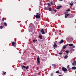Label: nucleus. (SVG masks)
Masks as SVG:
<instances>
[{"label":"nucleus","mask_w":76,"mask_h":76,"mask_svg":"<svg viewBox=\"0 0 76 76\" xmlns=\"http://www.w3.org/2000/svg\"><path fill=\"white\" fill-rule=\"evenodd\" d=\"M56 73H59V71H57L56 72Z\"/></svg>","instance_id":"cd10ccee"},{"label":"nucleus","mask_w":76,"mask_h":76,"mask_svg":"<svg viewBox=\"0 0 76 76\" xmlns=\"http://www.w3.org/2000/svg\"><path fill=\"white\" fill-rule=\"evenodd\" d=\"M39 15H41V14H39Z\"/></svg>","instance_id":"09e8293b"},{"label":"nucleus","mask_w":76,"mask_h":76,"mask_svg":"<svg viewBox=\"0 0 76 76\" xmlns=\"http://www.w3.org/2000/svg\"><path fill=\"white\" fill-rule=\"evenodd\" d=\"M52 9V8H51V7H50L49 8V10H51Z\"/></svg>","instance_id":"bb28decb"},{"label":"nucleus","mask_w":76,"mask_h":76,"mask_svg":"<svg viewBox=\"0 0 76 76\" xmlns=\"http://www.w3.org/2000/svg\"><path fill=\"white\" fill-rule=\"evenodd\" d=\"M48 5L49 6H51V5H50V3H48Z\"/></svg>","instance_id":"c85d7f7f"},{"label":"nucleus","mask_w":76,"mask_h":76,"mask_svg":"<svg viewBox=\"0 0 76 76\" xmlns=\"http://www.w3.org/2000/svg\"><path fill=\"white\" fill-rule=\"evenodd\" d=\"M59 76H61V75H59Z\"/></svg>","instance_id":"de8ad7c7"},{"label":"nucleus","mask_w":76,"mask_h":76,"mask_svg":"<svg viewBox=\"0 0 76 76\" xmlns=\"http://www.w3.org/2000/svg\"><path fill=\"white\" fill-rule=\"evenodd\" d=\"M66 47L67 46H68V44L66 45H65Z\"/></svg>","instance_id":"ea45409f"},{"label":"nucleus","mask_w":76,"mask_h":76,"mask_svg":"<svg viewBox=\"0 0 76 76\" xmlns=\"http://www.w3.org/2000/svg\"><path fill=\"white\" fill-rule=\"evenodd\" d=\"M3 26H0V29H3Z\"/></svg>","instance_id":"4be33fe9"},{"label":"nucleus","mask_w":76,"mask_h":76,"mask_svg":"<svg viewBox=\"0 0 76 76\" xmlns=\"http://www.w3.org/2000/svg\"><path fill=\"white\" fill-rule=\"evenodd\" d=\"M35 17L36 18H37L38 19H39L40 17V15H36Z\"/></svg>","instance_id":"6e6552de"},{"label":"nucleus","mask_w":76,"mask_h":76,"mask_svg":"<svg viewBox=\"0 0 76 76\" xmlns=\"http://www.w3.org/2000/svg\"><path fill=\"white\" fill-rule=\"evenodd\" d=\"M40 32H42V34H43V35H44V34H45V32H44V29H41L40 30Z\"/></svg>","instance_id":"39448f33"},{"label":"nucleus","mask_w":76,"mask_h":76,"mask_svg":"<svg viewBox=\"0 0 76 76\" xmlns=\"http://www.w3.org/2000/svg\"><path fill=\"white\" fill-rule=\"evenodd\" d=\"M39 38L41 39H42V36H39Z\"/></svg>","instance_id":"2eb2a0df"},{"label":"nucleus","mask_w":76,"mask_h":76,"mask_svg":"<svg viewBox=\"0 0 76 76\" xmlns=\"http://www.w3.org/2000/svg\"><path fill=\"white\" fill-rule=\"evenodd\" d=\"M59 54L60 55H61V54H62V53H61V52H60L59 53Z\"/></svg>","instance_id":"2f4dec72"},{"label":"nucleus","mask_w":76,"mask_h":76,"mask_svg":"<svg viewBox=\"0 0 76 76\" xmlns=\"http://www.w3.org/2000/svg\"><path fill=\"white\" fill-rule=\"evenodd\" d=\"M42 10H41V11H42Z\"/></svg>","instance_id":"864d4df0"},{"label":"nucleus","mask_w":76,"mask_h":76,"mask_svg":"<svg viewBox=\"0 0 76 76\" xmlns=\"http://www.w3.org/2000/svg\"><path fill=\"white\" fill-rule=\"evenodd\" d=\"M52 66H53V67H55L56 66V64H52Z\"/></svg>","instance_id":"6ab92c4d"},{"label":"nucleus","mask_w":76,"mask_h":76,"mask_svg":"<svg viewBox=\"0 0 76 76\" xmlns=\"http://www.w3.org/2000/svg\"><path fill=\"white\" fill-rule=\"evenodd\" d=\"M23 68H24V69H28V66H27V67H26V66H23L22 67V69H23Z\"/></svg>","instance_id":"423d86ee"},{"label":"nucleus","mask_w":76,"mask_h":76,"mask_svg":"<svg viewBox=\"0 0 76 76\" xmlns=\"http://www.w3.org/2000/svg\"><path fill=\"white\" fill-rule=\"evenodd\" d=\"M63 40L61 39V41L59 42V44H61V43H63Z\"/></svg>","instance_id":"f8f14e48"},{"label":"nucleus","mask_w":76,"mask_h":76,"mask_svg":"<svg viewBox=\"0 0 76 76\" xmlns=\"http://www.w3.org/2000/svg\"><path fill=\"white\" fill-rule=\"evenodd\" d=\"M70 6H73V2H71L70 4Z\"/></svg>","instance_id":"f3484780"},{"label":"nucleus","mask_w":76,"mask_h":76,"mask_svg":"<svg viewBox=\"0 0 76 76\" xmlns=\"http://www.w3.org/2000/svg\"><path fill=\"white\" fill-rule=\"evenodd\" d=\"M68 53H66V55H67L66 56H67V55H68Z\"/></svg>","instance_id":"79ce46f5"},{"label":"nucleus","mask_w":76,"mask_h":76,"mask_svg":"<svg viewBox=\"0 0 76 76\" xmlns=\"http://www.w3.org/2000/svg\"><path fill=\"white\" fill-rule=\"evenodd\" d=\"M72 70H76V67H75V66L72 67Z\"/></svg>","instance_id":"1a4fd4ad"},{"label":"nucleus","mask_w":76,"mask_h":76,"mask_svg":"<svg viewBox=\"0 0 76 76\" xmlns=\"http://www.w3.org/2000/svg\"><path fill=\"white\" fill-rule=\"evenodd\" d=\"M59 1H63V0H59Z\"/></svg>","instance_id":"37998d69"},{"label":"nucleus","mask_w":76,"mask_h":76,"mask_svg":"<svg viewBox=\"0 0 76 76\" xmlns=\"http://www.w3.org/2000/svg\"><path fill=\"white\" fill-rule=\"evenodd\" d=\"M75 63H72V66H75Z\"/></svg>","instance_id":"7c9ffc66"},{"label":"nucleus","mask_w":76,"mask_h":76,"mask_svg":"<svg viewBox=\"0 0 76 76\" xmlns=\"http://www.w3.org/2000/svg\"><path fill=\"white\" fill-rule=\"evenodd\" d=\"M19 53H20V54H21L22 53L21 51L19 52Z\"/></svg>","instance_id":"4c0bfd02"},{"label":"nucleus","mask_w":76,"mask_h":76,"mask_svg":"<svg viewBox=\"0 0 76 76\" xmlns=\"http://www.w3.org/2000/svg\"><path fill=\"white\" fill-rule=\"evenodd\" d=\"M63 8V7L61 5H58V6L56 9H62Z\"/></svg>","instance_id":"f03ea898"},{"label":"nucleus","mask_w":76,"mask_h":76,"mask_svg":"<svg viewBox=\"0 0 76 76\" xmlns=\"http://www.w3.org/2000/svg\"><path fill=\"white\" fill-rule=\"evenodd\" d=\"M49 11L50 12H52V14H54L55 13V12H57L56 10H49Z\"/></svg>","instance_id":"f257e3e1"},{"label":"nucleus","mask_w":76,"mask_h":76,"mask_svg":"<svg viewBox=\"0 0 76 76\" xmlns=\"http://www.w3.org/2000/svg\"><path fill=\"white\" fill-rule=\"evenodd\" d=\"M11 44L13 47H16V42H12Z\"/></svg>","instance_id":"7ed1b4c3"},{"label":"nucleus","mask_w":76,"mask_h":76,"mask_svg":"<svg viewBox=\"0 0 76 76\" xmlns=\"http://www.w3.org/2000/svg\"><path fill=\"white\" fill-rule=\"evenodd\" d=\"M74 63L75 64V65H76V61L75 60H74L73 61Z\"/></svg>","instance_id":"b1692460"},{"label":"nucleus","mask_w":76,"mask_h":76,"mask_svg":"<svg viewBox=\"0 0 76 76\" xmlns=\"http://www.w3.org/2000/svg\"><path fill=\"white\" fill-rule=\"evenodd\" d=\"M67 10H70V9H67Z\"/></svg>","instance_id":"8fccbe9b"},{"label":"nucleus","mask_w":76,"mask_h":76,"mask_svg":"<svg viewBox=\"0 0 76 76\" xmlns=\"http://www.w3.org/2000/svg\"><path fill=\"white\" fill-rule=\"evenodd\" d=\"M65 15H69V14H68V12H65Z\"/></svg>","instance_id":"a211bd4d"},{"label":"nucleus","mask_w":76,"mask_h":76,"mask_svg":"<svg viewBox=\"0 0 76 76\" xmlns=\"http://www.w3.org/2000/svg\"><path fill=\"white\" fill-rule=\"evenodd\" d=\"M70 66V65H68L67 66V69H68V70H71V69H70V67H69Z\"/></svg>","instance_id":"9b49d317"},{"label":"nucleus","mask_w":76,"mask_h":76,"mask_svg":"<svg viewBox=\"0 0 76 76\" xmlns=\"http://www.w3.org/2000/svg\"><path fill=\"white\" fill-rule=\"evenodd\" d=\"M4 26H7V24L6 23H4Z\"/></svg>","instance_id":"ddd939ff"},{"label":"nucleus","mask_w":76,"mask_h":76,"mask_svg":"<svg viewBox=\"0 0 76 76\" xmlns=\"http://www.w3.org/2000/svg\"><path fill=\"white\" fill-rule=\"evenodd\" d=\"M53 10H54V9H53Z\"/></svg>","instance_id":"603ef678"},{"label":"nucleus","mask_w":76,"mask_h":76,"mask_svg":"<svg viewBox=\"0 0 76 76\" xmlns=\"http://www.w3.org/2000/svg\"><path fill=\"white\" fill-rule=\"evenodd\" d=\"M34 76H35V75H34Z\"/></svg>","instance_id":"3c124183"},{"label":"nucleus","mask_w":76,"mask_h":76,"mask_svg":"<svg viewBox=\"0 0 76 76\" xmlns=\"http://www.w3.org/2000/svg\"><path fill=\"white\" fill-rule=\"evenodd\" d=\"M45 8L44 9H45V10H46L47 9V8H46L45 7Z\"/></svg>","instance_id":"58836bf2"},{"label":"nucleus","mask_w":76,"mask_h":76,"mask_svg":"<svg viewBox=\"0 0 76 76\" xmlns=\"http://www.w3.org/2000/svg\"><path fill=\"white\" fill-rule=\"evenodd\" d=\"M3 22H4V18H3L2 19Z\"/></svg>","instance_id":"c9c22d12"},{"label":"nucleus","mask_w":76,"mask_h":76,"mask_svg":"<svg viewBox=\"0 0 76 76\" xmlns=\"http://www.w3.org/2000/svg\"><path fill=\"white\" fill-rule=\"evenodd\" d=\"M66 48V46L64 45V46H63V49H65V48Z\"/></svg>","instance_id":"aec40b11"},{"label":"nucleus","mask_w":76,"mask_h":76,"mask_svg":"<svg viewBox=\"0 0 76 76\" xmlns=\"http://www.w3.org/2000/svg\"><path fill=\"white\" fill-rule=\"evenodd\" d=\"M3 72V74H6V72L4 71H3V72Z\"/></svg>","instance_id":"a878e982"},{"label":"nucleus","mask_w":76,"mask_h":76,"mask_svg":"<svg viewBox=\"0 0 76 76\" xmlns=\"http://www.w3.org/2000/svg\"><path fill=\"white\" fill-rule=\"evenodd\" d=\"M75 51V49L73 50V51Z\"/></svg>","instance_id":"49530a36"},{"label":"nucleus","mask_w":76,"mask_h":76,"mask_svg":"<svg viewBox=\"0 0 76 76\" xmlns=\"http://www.w3.org/2000/svg\"><path fill=\"white\" fill-rule=\"evenodd\" d=\"M72 15H69V16L70 17V18H72Z\"/></svg>","instance_id":"473e14b6"},{"label":"nucleus","mask_w":76,"mask_h":76,"mask_svg":"<svg viewBox=\"0 0 76 76\" xmlns=\"http://www.w3.org/2000/svg\"><path fill=\"white\" fill-rule=\"evenodd\" d=\"M72 47L73 48H75V46H73Z\"/></svg>","instance_id":"e433bc0d"},{"label":"nucleus","mask_w":76,"mask_h":76,"mask_svg":"<svg viewBox=\"0 0 76 76\" xmlns=\"http://www.w3.org/2000/svg\"><path fill=\"white\" fill-rule=\"evenodd\" d=\"M66 12H70V10H66Z\"/></svg>","instance_id":"f704fd0d"},{"label":"nucleus","mask_w":76,"mask_h":76,"mask_svg":"<svg viewBox=\"0 0 76 76\" xmlns=\"http://www.w3.org/2000/svg\"><path fill=\"white\" fill-rule=\"evenodd\" d=\"M65 52L66 53H69V51L68 50H66Z\"/></svg>","instance_id":"5701e85b"},{"label":"nucleus","mask_w":76,"mask_h":76,"mask_svg":"<svg viewBox=\"0 0 76 76\" xmlns=\"http://www.w3.org/2000/svg\"><path fill=\"white\" fill-rule=\"evenodd\" d=\"M36 14L37 15H38L39 13H37Z\"/></svg>","instance_id":"a19ab883"},{"label":"nucleus","mask_w":76,"mask_h":76,"mask_svg":"<svg viewBox=\"0 0 76 76\" xmlns=\"http://www.w3.org/2000/svg\"><path fill=\"white\" fill-rule=\"evenodd\" d=\"M59 35H61V33H59Z\"/></svg>","instance_id":"a18cd8bd"},{"label":"nucleus","mask_w":76,"mask_h":76,"mask_svg":"<svg viewBox=\"0 0 76 76\" xmlns=\"http://www.w3.org/2000/svg\"><path fill=\"white\" fill-rule=\"evenodd\" d=\"M62 70L64 71V72H66L67 70V69L66 68H64V67H63L62 68Z\"/></svg>","instance_id":"20e7f679"},{"label":"nucleus","mask_w":76,"mask_h":76,"mask_svg":"<svg viewBox=\"0 0 76 76\" xmlns=\"http://www.w3.org/2000/svg\"><path fill=\"white\" fill-rule=\"evenodd\" d=\"M67 57H68V56H67V55H66L65 56L64 58H65V59H66V58H67Z\"/></svg>","instance_id":"dca6fc26"},{"label":"nucleus","mask_w":76,"mask_h":76,"mask_svg":"<svg viewBox=\"0 0 76 76\" xmlns=\"http://www.w3.org/2000/svg\"><path fill=\"white\" fill-rule=\"evenodd\" d=\"M50 4L51 5H53V2H50Z\"/></svg>","instance_id":"72a5a7b5"},{"label":"nucleus","mask_w":76,"mask_h":76,"mask_svg":"<svg viewBox=\"0 0 76 76\" xmlns=\"http://www.w3.org/2000/svg\"><path fill=\"white\" fill-rule=\"evenodd\" d=\"M54 45H53V47L54 48H55V47H57V44L56 43H54Z\"/></svg>","instance_id":"9d476101"},{"label":"nucleus","mask_w":76,"mask_h":76,"mask_svg":"<svg viewBox=\"0 0 76 76\" xmlns=\"http://www.w3.org/2000/svg\"><path fill=\"white\" fill-rule=\"evenodd\" d=\"M36 40V42H37V40Z\"/></svg>","instance_id":"c03bdc74"},{"label":"nucleus","mask_w":76,"mask_h":76,"mask_svg":"<svg viewBox=\"0 0 76 76\" xmlns=\"http://www.w3.org/2000/svg\"><path fill=\"white\" fill-rule=\"evenodd\" d=\"M40 59V58H39V57H37V61L38 63H40V61H39Z\"/></svg>","instance_id":"0eeeda50"},{"label":"nucleus","mask_w":76,"mask_h":76,"mask_svg":"<svg viewBox=\"0 0 76 76\" xmlns=\"http://www.w3.org/2000/svg\"><path fill=\"white\" fill-rule=\"evenodd\" d=\"M33 42H36V40H33Z\"/></svg>","instance_id":"c756f323"},{"label":"nucleus","mask_w":76,"mask_h":76,"mask_svg":"<svg viewBox=\"0 0 76 76\" xmlns=\"http://www.w3.org/2000/svg\"><path fill=\"white\" fill-rule=\"evenodd\" d=\"M54 74H53V73H51L50 74V76H53Z\"/></svg>","instance_id":"393cba45"},{"label":"nucleus","mask_w":76,"mask_h":76,"mask_svg":"<svg viewBox=\"0 0 76 76\" xmlns=\"http://www.w3.org/2000/svg\"><path fill=\"white\" fill-rule=\"evenodd\" d=\"M73 44H69V46L70 47H72V46H73Z\"/></svg>","instance_id":"4468645a"},{"label":"nucleus","mask_w":76,"mask_h":76,"mask_svg":"<svg viewBox=\"0 0 76 76\" xmlns=\"http://www.w3.org/2000/svg\"><path fill=\"white\" fill-rule=\"evenodd\" d=\"M69 15H65V18H67V16H69Z\"/></svg>","instance_id":"412c9836"}]
</instances>
